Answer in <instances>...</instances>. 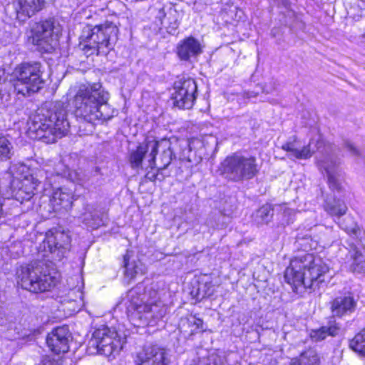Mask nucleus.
I'll use <instances>...</instances> for the list:
<instances>
[{
  "instance_id": "obj_48",
  "label": "nucleus",
  "mask_w": 365,
  "mask_h": 365,
  "mask_svg": "<svg viewBox=\"0 0 365 365\" xmlns=\"http://www.w3.org/2000/svg\"><path fill=\"white\" fill-rule=\"evenodd\" d=\"M253 96H255V95H250L248 97L250 98V97H253Z\"/></svg>"
},
{
  "instance_id": "obj_19",
  "label": "nucleus",
  "mask_w": 365,
  "mask_h": 365,
  "mask_svg": "<svg viewBox=\"0 0 365 365\" xmlns=\"http://www.w3.org/2000/svg\"><path fill=\"white\" fill-rule=\"evenodd\" d=\"M73 200L74 195L71 189L60 187L53 191L50 203L55 212L68 211L72 207Z\"/></svg>"
},
{
  "instance_id": "obj_5",
  "label": "nucleus",
  "mask_w": 365,
  "mask_h": 365,
  "mask_svg": "<svg viewBox=\"0 0 365 365\" xmlns=\"http://www.w3.org/2000/svg\"><path fill=\"white\" fill-rule=\"evenodd\" d=\"M118 28L112 22L86 26L80 36L79 47L87 56L107 54L117 41Z\"/></svg>"
},
{
  "instance_id": "obj_36",
  "label": "nucleus",
  "mask_w": 365,
  "mask_h": 365,
  "mask_svg": "<svg viewBox=\"0 0 365 365\" xmlns=\"http://www.w3.org/2000/svg\"><path fill=\"white\" fill-rule=\"evenodd\" d=\"M202 323L203 322L202 319L195 317H191L186 320L182 321V326L185 327V325H187L188 327H192L190 334H193L197 329L202 328Z\"/></svg>"
},
{
  "instance_id": "obj_42",
  "label": "nucleus",
  "mask_w": 365,
  "mask_h": 365,
  "mask_svg": "<svg viewBox=\"0 0 365 365\" xmlns=\"http://www.w3.org/2000/svg\"><path fill=\"white\" fill-rule=\"evenodd\" d=\"M43 365H59L58 362L54 359H47L43 361Z\"/></svg>"
},
{
  "instance_id": "obj_33",
  "label": "nucleus",
  "mask_w": 365,
  "mask_h": 365,
  "mask_svg": "<svg viewBox=\"0 0 365 365\" xmlns=\"http://www.w3.org/2000/svg\"><path fill=\"white\" fill-rule=\"evenodd\" d=\"M214 287L211 281H200L196 292V298L201 300L205 297H210L214 293Z\"/></svg>"
},
{
  "instance_id": "obj_46",
  "label": "nucleus",
  "mask_w": 365,
  "mask_h": 365,
  "mask_svg": "<svg viewBox=\"0 0 365 365\" xmlns=\"http://www.w3.org/2000/svg\"><path fill=\"white\" fill-rule=\"evenodd\" d=\"M361 3V6L365 8V0H359Z\"/></svg>"
},
{
  "instance_id": "obj_12",
  "label": "nucleus",
  "mask_w": 365,
  "mask_h": 365,
  "mask_svg": "<svg viewBox=\"0 0 365 365\" xmlns=\"http://www.w3.org/2000/svg\"><path fill=\"white\" fill-rule=\"evenodd\" d=\"M175 93L173 94L174 105L179 108L190 109L196 99L197 85L190 78L180 79L175 83Z\"/></svg>"
},
{
  "instance_id": "obj_43",
  "label": "nucleus",
  "mask_w": 365,
  "mask_h": 365,
  "mask_svg": "<svg viewBox=\"0 0 365 365\" xmlns=\"http://www.w3.org/2000/svg\"><path fill=\"white\" fill-rule=\"evenodd\" d=\"M346 147L348 148V150L354 155H357L358 154V150L356 149V148H354V146L351 144V143H347L346 144Z\"/></svg>"
},
{
  "instance_id": "obj_4",
  "label": "nucleus",
  "mask_w": 365,
  "mask_h": 365,
  "mask_svg": "<svg viewBox=\"0 0 365 365\" xmlns=\"http://www.w3.org/2000/svg\"><path fill=\"white\" fill-rule=\"evenodd\" d=\"M100 88L101 86L98 84L79 87L72 102L77 118L91 123L96 120H106L111 118L108 93Z\"/></svg>"
},
{
  "instance_id": "obj_34",
  "label": "nucleus",
  "mask_w": 365,
  "mask_h": 365,
  "mask_svg": "<svg viewBox=\"0 0 365 365\" xmlns=\"http://www.w3.org/2000/svg\"><path fill=\"white\" fill-rule=\"evenodd\" d=\"M178 14L176 10L170 9L168 11V16L166 20V25H164L168 29L169 33L175 32L179 26V21L178 19Z\"/></svg>"
},
{
  "instance_id": "obj_17",
  "label": "nucleus",
  "mask_w": 365,
  "mask_h": 365,
  "mask_svg": "<svg viewBox=\"0 0 365 365\" xmlns=\"http://www.w3.org/2000/svg\"><path fill=\"white\" fill-rule=\"evenodd\" d=\"M154 140H145L130 151L129 162L133 169L143 168V160H147L148 167L150 168V163H153V152L155 148Z\"/></svg>"
},
{
  "instance_id": "obj_7",
  "label": "nucleus",
  "mask_w": 365,
  "mask_h": 365,
  "mask_svg": "<svg viewBox=\"0 0 365 365\" xmlns=\"http://www.w3.org/2000/svg\"><path fill=\"white\" fill-rule=\"evenodd\" d=\"M218 172L227 180L240 182L250 180L257 175L259 167L255 156L235 153L223 160Z\"/></svg>"
},
{
  "instance_id": "obj_8",
  "label": "nucleus",
  "mask_w": 365,
  "mask_h": 365,
  "mask_svg": "<svg viewBox=\"0 0 365 365\" xmlns=\"http://www.w3.org/2000/svg\"><path fill=\"white\" fill-rule=\"evenodd\" d=\"M41 68V64L37 62L23 63L16 67L14 86L17 93L24 96H30L43 88L44 81Z\"/></svg>"
},
{
  "instance_id": "obj_40",
  "label": "nucleus",
  "mask_w": 365,
  "mask_h": 365,
  "mask_svg": "<svg viewBox=\"0 0 365 365\" xmlns=\"http://www.w3.org/2000/svg\"><path fill=\"white\" fill-rule=\"evenodd\" d=\"M185 161H187L192 165H197L201 161V158L197 156L195 151H192V154H189L184 157Z\"/></svg>"
},
{
  "instance_id": "obj_26",
  "label": "nucleus",
  "mask_w": 365,
  "mask_h": 365,
  "mask_svg": "<svg viewBox=\"0 0 365 365\" xmlns=\"http://www.w3.org/2000/svg\"><path fill=\"white\" fill-rule=\"evenodd\" d=\"M325 210L331 216L341 217L344 215L347 207L344 202L340 200L327 199L324 204Z\"/></svg>"
},
{
  "instance_id": "obj_39",
  "label": "nucleus",
  "mask_w": 365,
  "mask_h": 365,
  "mask_svg": "<svg viewBox=\"0 0 365 365\" xmlns=\"http://www.w3.org/2000/svg\"><path fill=\"white\" fill-rule=\"evenodd\" d=\"M207 363L205 365H220L221 361L220 357L215 353L208 354Z\"/></svg>"
},
{
  "instance_id": "obj_6",
  "label": "nucleus",
  "mask_w": 365,
  "mask_h": 365,
  "mask_svg": "<svg viewBox=\"0 0 365 365\" xmlns=\"http://www.w3.org/2000/svg\"><path fill=\"white\" fill-rule=\"evenodd\" d=\"M18 284L32 292H43L54 287L58 282L57 274L51 273L41 262L22 267L17 273Z\"/></svg>"
},
{
  "instance_id": "obj_1",
  "label": "nucleus",
  "mask_w": 365,
  "mask_h": 365,
  "mask_svg": "<svg viewBox=\"0 0 365 365\" xmlns=\"http://www.w3.org/2000/svg\"><path fill=\"white\" fill-rule=\"evenodd\" d=\"M329 267L312 254H305L291 259L284 272L285 281L294 292L319 287L328 279Z\"/></svg>"
},
{
  "instance_id": "obj_31",
  "label": "nucleus",
  "mask_w": 365,
  "mask_h": 365,
  "mask_svg": "<svg viewBox=\"0 0 365 365\" xmlns=\"http://www.w3.org/2000/svg\"><path fill=\"white\" fill-rule=\"evenodd\" d=\"M273 216V210L269 205L261 207L255 214V220L257 224L268 223Z\"/></svg>"
},
{
  "instance_id": "obj_18",
  "label": "nucleus",
  "mask_w": 365,
  "mask_h": 365,
  "mask_svg": "<svg viewBox=\"0 0 365 365\" xmlns=\"http://www.w3.org/2000/svg\"><path fill=\"white\" fill-rule=\"evenodd\" d=\"M45 0H17L14 1L12 6L15 11V19L21 22L31 17L41 10Z\"/></svg>"
},
{
  "instance_id": "obj_16",
  "label": "nucleus",
  "mask_w": 365,
  "mask_h": 365,
  "mask_svg": "<svg viewBox=\"0 0 365 365\" xmlns=\"http://www.w3.org/2000/svg\"><path fill=\"white\" fill-rule=\"evenodd\" d=\"M71 334L67 327H58L49 333L46 343L50 349L56 354L67 352L69 349V342Z\"/></svg>"
},
{
  "instance_id": "obj_37",
  "label": "nucleus",
  "mask_w": 365,
  "mask_h": 365,
  "mask_svg": "<svg viewBox=\"0 0 365 365\" xmlns=\"http://www.w3.org/2000/svg\"><path fill=\"white\" fill-rule=\"evenodd\" d=\"M180 146L182 148V152L180 154L179 158L180 160L185 161L184 157L189 154H192V150L188 141H183L180 144Z\"/></svg>"
},
{
  "instance_id": "obj_13",
  "label": "nucleus",
  "mask_w": 365,
  "mask_h": 365,
  "mask_svg": "<svg viewBox=\"0 0 365 365\" xmlns=\"http://www.w3.org/2000/svg\"><path fill=\"white\" fill-rule=\"evenodd\" d=\"M167 351L156 345L145 346L137 352L134 365H168Z\"/></svg>"
},
{
  "instance_id": "obj_41",
  "label": "nucleus",
  "mask_w": 365,
  "mask_h": 365,
  "mask_svg": "<svg viewBox=\"0 0 365 365\" xmlns=\"http://www.w3.org/2000/svg\"><path fill=\"white\" fill-rule=\"evenodd\" d=\"M208 354L209 353L207 351H203L202 352L199 353L198 354L199 356L196 359L197 364H206V363L208 362V361L207 360Z\"/></svg>"
},
{
  "instance_id": "obj_27",
  "label": "nucleus",
  "mask_w": 365,
  "mask_h": 365,
  "mask_svg": "<svg viewBox=\"0 0 365 365\" xmlns=\"http://www.w3.org/2000/svg\"><path fill=\"white\" fill-rule=\"evenodd\" d=\"M318 361L317 351L309 349L302 352L299 358L292 359L289 365H317Z\"/></svg>"
},
{
  "instance_id": "obj_20",
  "label": "nucleus",
  "mask_w": 365,
  "mask_h": 365,
  "mask_svg": "<svg viewBox=\"0 0 365 365\" xmlns=\"http://www.w3.org/2000/svg\"><path fill=\"white\" fill-rule=\"evenodd\" d=\"M202 52L200 42L192 36L187 37L178 44L177 53L183 61H187L191 57L199 55Z\"/></svg>"
},
{
  "instance_id": "obj_24",
  "label": "nucleus",
  "mask_w": 365,
  "mask_h": 365,
  "mask_svg": "<svg viewBox=\"0 0 365 365\" xmlns=\"http://www.w3.org/2000/svg\"><path fill=\"white\" fill-rule=\"evenodd\" d=\"M297 137L294 136L292 141H287L282 145V149L287 153V157L291 160H306L311 158L312 152L309 145L304 146L301 150H298L295 145Z\"/></svg>"
},
{
  "instance_id": "obj_35",
  "label": "nucleus",
  "mask_w": 365,
  "mask_h": 365,
  "mask_svg": "<svg viewBox=\"0 0 365 365\" xmlns=\"http://www.w3.org/2000/svg\"><path fill=\"white\" fill-rule=\"evenodd\" d=\"M340 227L348 234L354 237H358L360 234L359 227L353 222L351 218L348 217L344 222L339 223Z\"/></svg>"
},
{
  "instance_id": "obj_45",
  "label": "nucleus",
  "mask_w": 365,
  "mask_h": 365,
  "mask_svg": "<svg viewBox=\"0 0 365 365\" xmlns=\"http://www.w3.org/2000/svg\"><path fill=\"white\" fill-rule=\"evenodd\" d=\"M4 72L3 71H0V83L3 81H6V78L4 76Z\"/></svg>"
},
{
  "instance_id": "obj_30",
  "label": "nucleus",
  "mask_w": 365,
  "mask_h": 365,
  "mask_svg": "<svg viewBox=\"0 0 365 365\" xmlns=\"http://www.w3.org/2000/svg\"><path fill=\"white\" fill-rule=\"evenodd\" d=\"M349 255L353 259L351 264L353 271L359 273L365 272V259L356 247H351Z\"/></svg>"
},
{
  "instance_id": "obj_28",
  "label": "nucleus",
  "mask_w": 365,
  "mask_h": 365,
  "mask_svg": "<svg viewBox=\"0 0 365 365\" xmlns=\"http://www.w3.org/2000/svg\"><path fill=\"white\" fill-rule=\"evenodd\" d=\"M14 145L8 136L0 134V160H6L14 155Z\"/></svg>"
},
{
  "instance_id": "obj_11",
  "label": "nucleus",
  "mask_w": 365,
  "mask_h": 365,
  "mask_svg": "<svg viewBox=\"0 0 365 365\" xmlns=\"http://www.w3.org/2000/svg\"><path fill=\"white\" fill-rule=\"evenodd\" d=\"M43 175H46L45 180L49 184H51L50 177L53 175V173L48 170H38L34 174L25 176L23 179L14 181L13 182V187L14 189V197L16 200L21 202L27 201L31 200L35 194L36 187L41 182V178Z\"/></svg>"
},
{
  "instance_id": "obj_2",
  "label": "nucleus",
  "mask_w": 365,
  "mask_h": 365,
  "mask_svg": "<svg viewBox=\"0 0 365 365\" xmlns=\"http://www.w3.org/2000/svg\"><path fill=\"white\" fill-rule=\"evenodd\" d=\"M69 127L66 110L58 104L52 109L38 108L30 118L28 134L33 139L54 143L57 139L66 135Z\"/></svg>"
},
{
  "instance_id": "obj_23",
  "label": "nucleus",
  "mask_w": 365,
  "mask_h": 365,
  "mask_svg": "<svg viewBox=\"0 0 365 365\" xmlns=\"http://www.w3.org/2000/svg\"><path fill=\"white\" fill-rule=\"evenodd\" d=\"M132 255L128 250L123 256V266L125 268V277L131 280L135 278L136 276L145 274L146 269L143 264L140 260L130 261Z\"/></svg>"
},
{
  "instance_id": "obj_3",
  "label": "nucleus",
  "mask_w": 365,
  "mask_h": 365,
  "mask_svg": "<svg viewBox=\"0 0 365 365\" xmlns=\"http://www.w3.org/2000/svg\"><path fill=\"white\" fill-rule=\"evenodd\" d=\"M127 310L133 321L138 320L140 325H154L167 314L168 308L157 298V292L138 284L127 293Z\"/></svg>"
},
{
  "instance_id": "obj_14",
  "label": "nucleus",
  "mask_w": 365,
  "mask_h": 365,
  "mask_svg": "<svg viewBox=\"0 0 365 365\" xmlns=\"http://www.w3.org/2000/svg\"><path fill=\"white\" fill-rule=\"evenodd\" d=\"M155 148L153 152V163H150V168L164 170L170 164L173 157V148L171 142L163 138L160 140H154Z\"/></svg>"
},
{
  "instance_id": "obj_9",
  "label": "nucleus",
  "mask_w": 365,
  "mask_h": 365,
  "mask_svg": "<svg viewBox=\"0 0 365 365\" xmlns=\"http://www.w3.org/2000/svg\"><path fill=\"white\" fill-rule=\"evenodd\" d=\"M125 343V337L115 329L103 327L96 329L89 341V346L95 347L101 354L107 356L118 354Z\"/></svg>"
},
{
  "instance_id": "obj_44",
  "label": "nucleus",
  "mask_w": 365,
  "mask_h": 365,
  "mask_svg": "<svg viewBox=\"0 0 365 365\" xmlns=\"http://www.w3.org/2000/svg\"><path fill=\"white\" fill-rule=\"evenodd\" d=\"M4 98H5V101H7L10 98V95L7 93H1L0 91V101L1 103H4Z\"/></svg>"
},
{
  "instance_id": "obj_32",
  "label": "nucleus",
  "mask_w": 365,
  "mask_h": 365,
  "mask_svg": "<svg viewBox=\"0 0 365 365\" xmlns=\"http://www.w3.org/2000/svg\"><path fill=\"white\" fill-rule=\"evenodd\" d=\"M225 220L226 216L222 213L220 212H213L209 215L205 221V224L212 229H220L225 227L226 223Z\"/></svg>"
},
{
  "instance_id": "obj_21",
  "label": "nucleus",
  "mask_w": 365,
  "mask_h": 365,
  "mask_svg": "<svg viewBox=\"0 0 365 365\" xmlns=\"http://www.w3.org/2000/svg\"><path fill=\"white\" fill-rule=\"evenodd\" d=\"M44 244L47 245L51 252H55L56 250H68L71 243L70 235L62 231L56 230L55 232H49L46 233Z\"/></svg>"
},
{
  "instance_id": "obj_15",
  "label": "nucleus",
  "mask_w": 365,
  "mask_h": 365,
  "mask_svg": "<svg viewBox=\"0 0 365 365\" xmlns=\"http://www.w3.org/2000/svg\"><path fill=\"white\" fill-rule=\"evenodd\" d=\"M357 301L354 294L350 292L337 296L330 302L333 317L341 318L351 314L356 309Z\"/></svg>"
},
{
  "instance_id": "obj_25",
  "label": "nucleus",
  "mask_w": 365,
  "mask_h": 365,
  "mask_svg": "<svg viewBox=\"0 0 365 365\" xmlns=\"http://www.w3.org/2000/svg\"><path fill=\"white\" fill-rule=\"evenodd\" d=\"M340 329L339 324L336 322H329L327 326L311 330L309 336L313 341H319L324 340L327 336H335L338 335Z\"/></svg>"
},
{
  "instance_id": "obj_10",
  "label": "nucleus",
  "mask_w": 365,
  "mask_h": 365,
  "mask_svg": "<svg viewBox=\"0 0 365 365\" xmlns=\"http://www.w3.org/2000/svg\"><path fill=\"white\" fill-rule=\"evenodd\" d=\"M60 29L51 20L35 23L31 29L29 36L33 44L40 49L50 52L54 47Z\"/></svg>"
},
{
  "instance_id": "obj_29",
  "label": "nucleus",
  "mask_w": 365,
  "mask_h": 365,
  "mask_svg": "<svg viewBox=\"0 0 365 365\" xmlns=\"http://www.w3.org/2000/svg\"><path fill=\"white\" fill-rule=\"evenodd\" d=\"M349 347L359 354L365 356V327L350 340Z\"/></svg>"
},
{
  "instance_id": "obj_38",
  "label": "nucleus",
  "mask_w": 365,
  "mask_h": 365,
  "mask_svg": "<svg viewBox=\"0 0 365 365\" xmlns=\"http://www.w3.org/2000/svg\"><path fill=\"white\" fill-rule=\"evenodd\" d=\"M168 16V11L166 13L163 8L157 9L156 19H158L162 26L166 25V20Z\"/></svg>"
},
{
  "instance_id": "obj_47",
  "label": "nucleus",
  "mask_w": 365,
  "mask_h": 365,
  "mask_svg": "<svg viewBox=\"0 0 365 365\" xmlns=\"http://www.w3.org/2000/svg\"><path fill=\"white\" fill-rule=\"evenodd\" d=\"M55 173H56V175L58 176L59 175V172L58 171H55Z\"/></svg>"
},
{
  "instance_id": "obj_22",
  "label": "nucleus",
  "mask_w": 365,
  "mask_h": 365,
  "mask_svg": "<svg viewBox=\"0 0 365 365\" xmlns=\"http://www.w3.org/2000/svg\"><path fill=\"white\" fill-rule=\"evenodd\" d=\"M319 166L324 170L328 178V183L332 190H339L341 184L337 179L338 163L330 158H324L319 162Z\"/></svg>"
}]
</instances>
